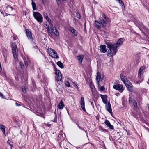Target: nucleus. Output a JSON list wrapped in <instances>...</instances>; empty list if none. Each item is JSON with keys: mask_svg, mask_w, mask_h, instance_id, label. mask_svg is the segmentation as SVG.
Wrapping results in <instances>:
<instances>
[{"mask_svg": "<svg viewBox=\"0 0 149 149\" xmlns=\"http://www.w3.org/2000/svg\"><path fill=\"white\" fill-rule=\"evenodd\" d=\"M124 40L123 38H121L118 40L116 43L113 44L108 43L107 44V47L109 49L108 55L112 56L115 55L118 51L117 47L122 44Z\"/></svg>", "mask_w": 149, "mask_h": 149, "instance_id": "f257e3e1", "label": "nucleus"}, {"mask_svg": "<svg viewBox=\"0 0 149 149\" xmlns=\"http://www.w3.org/2000/svg\"><path fill=\"white\" fill-rule=\"evenodd\" d=\"M102 18H99V21L102 26L106 27L107 26V24L110 22V20L104 13H102Z\"/></svg>", "mask_w": 149, "mask_h": 149, "instance_id": "f03ea898", "label": "nucleus"}, {"mask_svg": "<svg viewBox=\"0 0 149 149\" xmlns=\"http://www.w3.org/2000/svg\"><path fill=\"white\" fill-rule=\"evenodd\" d=\"M55 70L56 74V80L58 84H61L62 83V76L61 72L56 68H55Z\"/></svg>", "mask_w": 149, "mask_h": 149, "instance_id": "7ed1b4c3", "label": "nucleus"}, {"mask_svg": "<svg viewBox=\"0 0 149 149\" xmlns=\"http://www.w3.org/2000/svg\"><path fill=\"white\" fill-rule=\"evenodd\" d=\"M33 15L38 22L40 23L43 22V18L42 15L38 12H33Z\"/></svg>", "mask_w": 149, "mask_h": 149, "instance_id": "20e7f679", "label": "nucleus"}, {"mask_svg": "<svg viewBox=\"0 0 149 149\" xmlns=\"http://www.w3.org/2000/svg\"><path fill=\"white\" fill-rule=\"evenodd\" d=\"M48 52L49 55L53 58H58L57 53L54 50L51 48L49 49Z\"/></svg>", "mask_w": 149, "mask_h": 149, "instance_id": "39448f33", "label": "nucleus"}, {"mask_svg": "<svg viewBox=\"0 0 149 149\" xmlns=\"http://www.w3.org/2000/svg\"><path fill=\"white\" fill-rule=\"evenodd\" d=\"M12 53L15 58H17L16 50H17V46L16 42H14L12 43Z\"/></svg>", "mask_w": 149, "mask_h": 149, "instance_id": "423d86ee", "label": "nucleus"}, {"mask_svg": "<svg viewBox=\"0 0 149 149\" xmlns=\"http://www.w3.org/2000/svg\"><path fill=\"white\" fill-rule=\"evenodd\" d=\"M126 81L125 82L124 84L127 88L128 90L131 92L133 91V88L132 87V84L129 81L126 79Z\"/></svg>", "mask_w": 149, "mask_h": 149, "instance_id": "0eeeda50", "label": "nucleus"}, {"mask_svg": "<svg viewBox=\"0 0 149 149\" xmlns=\"http://www.w3.org/2000/svg\"><path fill=\"white\" fill-rule=\"evenodd\" d=\"M113 88L116 90H118L119 92L122 93L124 90L123 87L122 85L120 84H116L113 86Z\"/></svg>", "mask_w": 149, "mask_h": 149, "instance_id": "6e6552de", "label": "nucleus"}, {"mask_svg": "<svg viewBox=\"0 0 149 149\" xmlns=\"http://www.w3.org/2000/svg\"><path fill=\"white\" fill-rule=\"evenodd\" d=\"M26 34L28 39L31 41H33V38L32 36V33L28 29H26Z\"/></svg>", "mask_w": 149, "mask_h": 149, "instance_id": "1a4fd4ad", "label": "nucleus"}, {"mask_svg": "<svg viewBox=\"0 0 149 149\" xmlns=\"http://www.w3.org/2000/svg\"><path fill=\"white\" fill-rule=\"evenodd\" d=\"M105 104V107L106 110L112 115V110L111 108V106L109 102H107Z\"/></svg>", "mask_w": 149, "mask_h": 149, "instance_id": "9d476101", "label": "nucleus"}, {"mask_svg": "<svg viewBox=\"0 0 149 149\" xmlns=\"http://www.w3.org/2000/svg\"><path fill=\"white\" fill-rule=\"evenodd\" d=\"M100 96L101 98L103 103L106 104L107 102V96L106 95L100 94Z\"/></svg>", "mask_w": 149, "mask_h": 149, "instance_id": "9b49d317", "label": "nucleus"}, {"mask_svg": "<svg viewBox=\"0 0 149 149\" xmlns=\"http://www.w3.org/2000/svg\"><path fill=\"white\" fill-rule=\"evenodd\" d=\"M63 135L62 133H59V134L58 135L57 140L59 142H61L65 139V136L64 134V136Z\"/></svg>", "mask_w": 149, "mask_h": 149, "instance_id": "f8f14e48", "label": "nucleus"}, {"mask_svg": "<svg viewBox=\"0 0 149 149\" xmlns=\"http://www.w3.org/2000/svg\"><path fill=\"white\" fill-rule=\"evenodd\" d=\"M81 106L83 110L86 111V110L85 107V103L84 97H81Z\"/></svg>", "mask_w": 149, "mask_h": 149, "instance_id": "ddd939ff", "label": "nucleus"}, {"mask_svg": "<svg viewBox=\"0 0 149 149\" xmlns=\"http://www.w3.org/2000/svg\"><path fill=\"white\" fill-rule=\"evenodd\" d=\"M100 50L103 53H105L107 51L106 45H101L100 47Z\"/></svg>", "mask_w": 149, "mask_h": 149, "instance_id": "4468645a", "label": "nucleus"}, {"mask_svg": "<svg viewBox=\"0 0 149 149\" xmlns=\"http://www.w3.org/2000/svg\"><path fill=\"white\" fill-rule=\"evenodd\" d=\"M95 26L98 29L101 28L103 26L101 24V22H99L97 20L95 21Z\"/></svg>", "mask_w": 149, "mask_h": 149, "instance_id": "2eb2a0df", "label": "nucleus"}, {"mask_svg": "<svg viewBox=\"0 0 149 149\" xmlns=\"http://www.w3.org/2000/svg\"><path fill=\"white\" fill-rule=\"evenodd\" d=\"M107 125V126L109 127V128L111 129H113L114 127L111 125L110 122L107 120H106L104 122Z\"/></svg>", "mask_w": 149, "mask_h": 149, "instance_id": "dca6fc26", "label": "nucleus"}, {"mask_svg": "<svg viewBox=\"0 0 149 149\" xmlns=\"http://www.w3.org/2000/svg\"><path fill=\"white\" fill-rule=\"evenodd\" d=\"M101 74L99 72H97V75L96 77V79L98 84H99L100 81V79H101Z\"/></svg>", "mask_w": 149, "mask_h": 149, "instance_id": "f3484780", "label": "nucleus"}, {"mask_svg": "<svg viewBox=\"0 0 149 149\" xmlns=\"http://www.w3.org/2000/svg\"><path fill=\"white\" fill-rule=\"evenodd\" d=\"M6 8L7 9V12L9 13L12 11L14 9V8L11 7L10 5H8Z\"/></svg>", "mask_w": 149, "mask_h": 149, "instance_id": "a211bd4d", "label": "nucleus"}, {"mask_svg": "<svg viewBox=\"0 0 149 149\" xmlns=\"http://www.w3.org/2000/svg\"><path fill=\"white\" fill-rule=\"evenodd\" d=\"M5 127L2 124L0 125V129H1L4 135L5 134Z\"/></svg>", "mask_w": 149, "mask_h": 149, "instance_id": "6ab92c4d", "label": "nucleus"}, {"mask_svg": "<svg viewBox=\"0 0 149 149\" xmlns=\"http://www.w3.org/2000/svg\"><path fill=\"white\" fill-rule=\"evenodd\" d=\"M70 29L72 33L74 35L77 36V32L73 27H71L70 28Z\"/></svg>", "mask_w": 149, "mask_h": 149, "instance_id": "aec40b11", "label": "nucleus"}, {"mask_svg": "<svg viewBox=\"0 0 149 149\" xmlns=\"http://www.w3.org/2000/svg\"><path fill=\"white\" fill-rule=\"evenodd\" d=\"M64 107V105L63 104V102L62 101H61L58 105V107L60 109H63Z\"/></svg>", "mask_w": 149, "mask_h": 149, "instance_id": "412c9836", "label": "nucleus"}, {"mask_svg": "<svg viewBox=\"0 0 149 149\" xmlns=\"http://www.w3.org/2000/svg\"><path fill=\"white\" fill-rule=\"evenodd\" d=\"M57 65L59 66L61 68L63 69L64 68V66L63 65V63H61V62L59 61L57 62L56 63Z\"/></svg>", "mask_w": 149, "mask_h": 149, "instance_id": "4be33fe9", "label": "nucleus"}, {"mask_svg": "<svg viewBox=\"0 0 149 149\" xmlns=\"http://www.w3.org/2000/svg\"><path fill=\"white\" fill-rule=\"evenodd\" d=\"M84 56L83 55H79L77 56L78 60L81 62H82L83 59L84 58Z\"/></svg>", "mask_w": 149, "mask_h": 149, "instance_id": "5701e85b", "label": "nucleus"}, {"mask_svg": "<svg viewBox=\"0 0 149 149\" xmlns=\"http://www.w3.org/2000/svg\"><path fill=\"white\" fill-rule=\"evenodd\" d=\"M32 7H33V10H36V6L35 3L34 2H33V1H32Z\"/></svg>", "mask_w": 149, "mask_h": 149, "instance_id": "b1692460", "label": "nucleus"}, {"mask_svg": "<svg viewBox=\"0 0 149 149\" xmlns=\"http://www.w3.org/2000/svg\"><path fill=\"white\" fill-rule=\"evenodd\" d=\"M52 32L56 36H59V33L57 29H56V30H54V31H52Z\"/></svg>", "mask_w": 149, "mask_h": 149, "instance_id": "393cba45", "label": "nucleus"}, {"mask_svg": "<svg viewBox=\"0 0 149 149\" xmlns=\"http://www.w3.org/2000/svg\"><path fill=\"white\" fill-rule=\"evenodd\" d=\"M131 102H132L134 106L136 108H137L138 107V105L137 102L134 100H133L132 101H131Z\"/></svg>", "mask_w": 149, "mask_h": 149, "instance_id": "a878e982", "label": "nucleus"}, {"mask_svg": "<svg viewBox=\"0 0 149 149\" xmlns=\"http://www.w3.org/2000/svg\"><path fill=\"white\" fill-rule=\"evenodd\" d=\"M123 7H125L124 5L122 0H116Z\"/></svg>", "mask_w": 149, "mask_h": 149, "instance_id": "bb28decb", "label": "nucleus"}, {"mask_svg": "<svg viewBox=\"0 0 149 149\" xmlns=\"http://www.w3.org/2000/svg\"><path fill=\"white\" fill-rule=\"evenodd\" d=\"M44 26L45 28L47 29V31L48 32V33H49V26L47 24H45Z\"/></svg>", "mask_w": 149, "mask_h": 149, "instance_id": "cd10ccee", "label": "nucleus"}, {"mask_svg": "<svg viewBox=\"0 0 149 149\" xmlns=\"http://www.w3.org/2000/svg\"><path fill=\"white\" fill-rule=\"evenodd\" d=\"M144 70V67H141L140 68L138 71V73H141L142 71H143Z\"/></svg>", "mask_w": 149, "mask_h": 149, "instance_id": "c85d7f7f", "label": "nucleus"}, {"mask_svg": "<svg viewBox=\"0 0 149 149\" xmlns=\"http://www.w3.org/2000/svg\"><path fill=\"white\" fill-rule=\"evenodd\" d=\"M43 15L44 18L46 19H47V18L49 17H48L47 14L45 12H43Z\"/></svg>", "mask_w": 149, "mask_h": 149, "instance_id": "c756f323", "label": "nucleus"}, {"mask_svg": "<svg viewBox=\"0 0 149 149\" xmlns=\"http://www.w3.org/2000/svg\"><path fill=\"white\" fill-rule=\"evenodd\" d=\"M7 143L10 145V148L11 149L12 147V143L10 140H8L7 142Z\"/></svg>", "mask_w": 149, "mask_h": 149, "instance_id": "7c9ffc66", "label": "nucleus"}, {"mask_svg": "<svg viewBox=\"0 0 149 149\" xmlns=\"http://www.w3.org/2000/svg\"><path fill=\"white\" fill-rule=\"evenodd\" d=\"M19 64L21 68L22 69H23L24 68V66L22 62H19Z\"/></svg>", "mask_w": 149, "mask_h": 149, "instance_id": "2f4dec72", "label": "nucleus"}, {"mask_svg": "<svg viewBox=\"0 0 149 149\" xmlns=\"http://www.w3.org/2000/svg\"><path fill=\"white\" fill-rule=\"evenodd\" d=\"M50 26H51V29H52V31H54V30H56V29L55 26H53V25L52 26V24L50 25Z\"/></svg>", "mask_w": 149, "mask_h": 149, "instance_id": "473e14b6", "label": "nucleus"}, {"mask_svg": "<svg viewBox=\"0 0 149 149\" xmlns=\"http://www.w3.org/2000/svg\"><path fill=\"white\" fill-rule=\"evenodd\" d=\"M143 79H141L140 80H139L138 81H134V83L136 84H139L141 82L143 81Z\"/></svg>", "mask_w": 149, "mask_h": 149, "instance_id": "72a5a7b5", "label": "nucleus"}, {"mask_svg": "<svg viewBox=\"0 0 149 149\" xmlns=\"http://www.w3.org/2000/svg\"><path fill=\"white\" fill-rule=\"evenodd\" d=\"M105 88L104 86H102L100 88L99 91H103L104 90Z\"/></svg>", "mask_w": 149, "mask_h": 149, "instance_id": "f704fd0d", "label": "nucleus"}, {"mask_svg": "<svg viewBox=\"0 0 149 149\" xmlns=\"http://www.w3.org/2000/svg\"><path fill=\"white\" fill-rule=\"evenodd\" d=\"M22 104L21 103V102H18V103L16 102L15 103V105L17 106H20L22 105Z\"/></svg>", "mask_w": 149, "mask_h": 149, "instance_id": "c9c22d12", "label": "nucleus"}, {"mask_svg": "<svg viewBox=\"0 0 149 149\" xmlns=\"http://www.w3.org/2000/svg\"><path fill=\"white\" fill-rule=\"evenodd\" d=\"M22 91L24 93L26 92V90L25 87L24 86H23L22 88Z\"/></svg>", "mask_w": 149, "mask_h": 149, "instance_id": "e433bc0d", "label": "nucleus"}, {"mask_svg": "<svg viewBox=\"0 0 149 149\" xmlns=\"http://www.w3.org/2000/svg\"><path fill=\"white\" fill-rule=\"evenodd\" d=\"M24 62L25 65L26 67H27V66H28V62L27 61H26V59L24 60Z\"/></svg>", "mask_w": 149, "mask_h": 149, "instance_id": "4c0bfd02", "label": "nucleus"}, {"mask_svg": "<svg viewBox=\"0 0 149 149\" xmlns=\"http://www.w3.org/2000/svg\"><path fill=\"white\" fill-rule=\"evenodd\" d=\"M65 86L68 87H70V84L68 81H67L65 83Z\"/></svg>", "mask_w": 149, "mask_h": 149, "instance_id": "58836bf2", "label": "nucleus"}, {"mask_svg": "<svg viewBox=\"0 0 149 149\" xmlns=\"http://www.w3.org/2000/svg\"><path fill=\"white\" fill-rule=\"evenodd\" d=\"M57 120V116L56 115H55L54 118L52 120V121L54 122H56Z\"/></svg>", "mask_w": 149, "mask_h": 149, "instance_id": "ea45409f", "label": "nucleus"}, {"mask_svg": "<svg viewBox=\"0 0 149 149\" xmlns=\"http://www.w3.org/2000/svg\"><path fill=\"white\" fill-rule=\"evenodd\" d=\"M46 20L49 23L50 25L51 24L52 21L49 17Z\"/></svg>", "mask_w": 149, "mask_h": 149, "instance_id": "a19ab883", "label": "nucleus"}, {"mask_svg": "<svg viewBox=\"0 0 149 149\" xmlns=\"http://www.w3.org/2000/svg\"><path fill=\"white\" fill-rule=\"evenodd\" d=\"M77 18H78L79 19H80L81 16H80V14L78 12L77 13Z\"/></svg>", "mask_w": 149, "mask_h": 149, "instance_id": "79ce46f5", "label": "nucleus"}, {"mask_svg": "<svg viewBox=\"0 0 149 149\" xmlns=\"http://www.w3.org/2000/svg\"><path fill=\"white\" fill-rule=\"evenodd\" d=\"M138 78L139 79V80H140L141 79H143L141 78V74L138 73Z\"/></svg>", "mask_w": 149, "mask_h": 149, "instance_id": "37998d69", "label": "nucleus"}, {"mask_svg": "<svg viewBox=\"0 0 149 149\" xmlns=\"http://www.w3.org/2000/svg\"><path fill=\"white\" fill-rule=\"evenodd\" d=\"M126 79H127L126 78H125V77L124 78H123L121 79V80L124 82V83H125V82H126Z\"/></svg>", "mask_w": 149, "mask_h": 149, "instance_id": "c03bdc74", "label": "nucleus"}, {"mask_svg": "<svg viewBox=\"0 0 149 149\" xmlns=\"http://www.w3.org/2000/svg\"><path fill=\"white\" fill-rule=\"evenodd\" d=\"M12 15L8 14L7 13H5V15H4L3 16L4 17H5V16H7L8 15Z\"/></svg>", "mask_w": 149, "mask_h": 149, "instance_id": "a18cd8bd", "label": "nucleus"}, {"mask_svg": "<svg viewBox=\"0 0 149 149\" xmlns=\"http://www.w3.org/2000/svg\"><path fill=\"white\" fill-rule=\"evenodd\" d=\"M77 125L78 126V127L80 129H81L85 131L84 129L82 128L81 127L79 126L76 123Z\"/></svg>", "mask_w": 149, "mask_h": 149, "instance_id": "49530a36", "label": "nucleus"}, {"mask_svg": "<svg viewBox=\"0 0 149 149\" xmlns=\"http://www.w3.org/2000/svg\"><path fill=\"white\" fill-rule=\"evenodd\" d=\"M120 77L121 79L125 77L124 76H123V74H120Z\"/></svg>", "mask_w": 149, "mask_h": 149, "instance_id": "de8ad7c7", "label": "nucleus"}, {"mask_svg": "<svg viewBox=\"0 0 149 149\" xmlns=\"http://www.w3.org/2000/svg\"><path fill=\"white\" fill-rule=\"evenodd\" d=\"M45 0H42V2L43 4H45Z\"/></svg>", "mask_w": 149, "mask_h": 149, "instance_id": "09e8293b", "label": "nucleus"}, {"mask_svg": "<svg viewBox=\"0 0 149 149\" xmlns=\"http://www.w3.org/2000/svg\"><path fill=\"white\" fill-rule=\"evenodd\" d=\"M102 131H103V132H107V130L106 129H102Z\"/></svg>", "mask_w": 149, "mask_h": 149, "instance_id": "8fccbe9b", "label": "nucleus"}, {"mask_svg": "<svg viewBox=\"0 0 149 149\" xmlns=\"http://www.w3.org/2000/svg\"><path fill=\"white\" fill-rule=\"evenodd\" d=\"M0 97H1L2 98H3V95L0 92Z\"/></svg>", "mask_w": 149, "mask_h": 149, "instance_id": "3c124183", "label": "nucleus"}, {"mask_svg": "<svg viewBox=\"0 0 149 149\" xmlns=\"http://www.w3.org/2000/svg\"><path fill=\"white\" fill-rule=\"evenodd\" d=\"M1 13L3 15V16H4V15H5L4 13L2 11L1 12Z\"/></svg>", "mask_w": 149, "mask_h": 149, "instance_id": "603ef678", "label": "nucleus"}, {"mask_svg": "<svg viewBox=\"0 0 149 149\" xmlns=\"http://www.w3.org/2000/svg\"><path fill=\"white\" fill-rule=\"evenodd\" d=\"M57 2H59L60 1V0H56Z\"/></svg>", "mask_w": 149, "mask_h": 149, "instance_id": "864d4df0", "label": "nucleus"}, {"mask_svg": "<svg viewBox=\"0 0 149 149\" xmlns=\"http://www.w3.org/2000/svg\"><path fill=\"white\" fill-rule=\"evenodd\" d=\"M148 107L149 110V104L148 105Z\"/></svg>", "mask_w": 149, "mask_h": 149, "instance_id": "5fc2aeb1", "label": "nucleus"}, {"mask_svg": "<svg viewBox=\"0 0 149 149\" xmlns=\"http://www.w3.org/2000/svg\"><path fill=\"white\" fill-rule=\"evenodd\" d=\"M75 87H77V85H76V84H75Z\"/></svg>", "mask_w": 149, "mask_h": 149, "instance_id": "6e6d98bb", "label": "nucleus"}, {"mask_svg": "<svg viewBox=\"0 0 149 149\" xmlns=\"http://www.w3.org/2000/svg\"><path fill=\"white\" fill-rule=\"evenodd\" d=\"M64 149H68L67 148H65Z\"/></svg>", "mask_w": 149, "mask_h": 149, "instance_id": "4d7b16f0", "label": "nucleus"}, {"mask_svg": "<svg viewBox=\"0 0 149 149\" xmlns=\"http://www.w3.org/2000/svg\"><path fill=\"white\" fill-rule=\"evenodd\" d=\"M118 123L119 124H121V123H120L119 122H118Z\"/></svg>", "mask_w": 149, "mask_h": 149, "instance_id": "13d9d810", "label": "nucleus"}, {"mask_svg": "<svg viewBox=\"0 0 149 149\" xmlns=\"http://www.w3.org/2000/svg\"><path fill=\"white\" fill-rule=\"evenodd\" d=\"M147 130L149 132V129L148 128H147Z\"/></svg>", "mask_w": 149, "mask_h": 149, "instance_id": "bf43d9fd", "label": "nucleus"}, {"mask_svg": "<svg viewBox=\"0 0 149 149\" xmlns=\"http://www.w3.org/2000/svg\"><path fill=\"white\" fill-rule=\"evenodd\" d=\"M129 102H130V100H129Z\"/></svg>", "mask_w": 149, "mask_h": 149, "instance_id": "052dcab7", "label": "nucleus"}, {"mask_svg": "<svg viewBox=\"0 0 149 149\" xmlns=\"http://www.w3.org/2000/svg\"><path fill=\"white\" fill-rule=\"evenodd\" d=\"M50 33V32H49V33Z\"/></svg>", "mask_w": 149, "mask_h": 149, "instance_id": "680f3d73", "label": "nucleus"}, {"mask_svg": "<svg viewBox=\"0 0 149 149\" xmlns=\"http://www.w3.org/2000/svg\"><path fill=\"white\" fill-rule=\"evenodd\" d=\"M0 11H1V10L0 9Z\"/></svg>", "mask_w": 149, "mask_h": 149, "instance_id": "e2e57ef3", "label": "nucleus"}]
</instances>
